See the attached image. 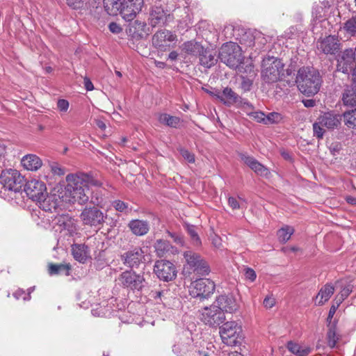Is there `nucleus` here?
<instances>
[{
    "label": "nucleus",
    "mask_w": 356,
    "mask_h": 356,
    "mask_svg": "<svg viewBox=\"0 0 356 356\" xmlns=\"http://www.w3.org/2000/svg\"><path fill=\"white\" fill-rule=\"evenodd\" d=\"M338 37L330 35L317 42V48L325 54H335L340 49Z\"/></svg>",
    "instance_id": "obj_17"
},
{
    "label": "nucleus",
    "mask_w": 356,
    "mask_h": 356,
    "mask_svg": "<svg viewBox=\"0 0 356 356\" xmlns=\"http://www.w3.org/2000/svg\"><path fill=\"white\" fill-rule=\"evenodd\" d=\"M150 24L152 26L164 24L166 21V13L161 6H154L150 13Z\"/></svg>",
    "instance_id": "obj_26"
},
{
    "label": "nucleus",
    "mask_w": 356,
    "mask_h": 356,
    "mask_svg": "<svg viewBox=\"0 0 356 356\" xmlns=\"http://www.w3.org/2000/svg\"><path fill=\"white\" fill-rule=\"evenodd\" d=\"M294 229L290 226H285L280 229L277 232V237L280 242L286 243L291 236L293 234Z\"/></svg>",
    "instance_id": "obj_42"
},
{
    "label": "nucleus",
    "mask_w": 356,
    "mask_h": 356,
    "mask_svg": "<svg viewBox=\"0 0 356 356\" xmlns=\"http://www.w3.org/2000/svg\"><path fill=\"white\" fill-rule=\"evenodd\" d=\"M341 29L348 36L356 38V15L346 20Z\"/></svg>",
    "instance_id": "obj_35"
},
{
    "label": "nucleus",
    "mask_w": 356,
    "mask_h": 356,
    "mask_svg": "<svg viewBox=\"0 0 356 356\" xmlns=\"http://www.w3.org/2000/svg\"><path fill=\"white\" fill-rule=\"evenodd\" d=\"M343 102L345 105L356 106V87H348L343 94Z\"/></svg>",
    "instance_id": "obj_37"
},
{
    "label": "nucleus",
    "mask_w": 356,
    "mask_h": 356,
    "mask_svg": "<svg viewBox=\"0 0 356 356\" xmlns=\"http://www.w3.org/2000/svg\"><path fill=\"white\" fill-rule=\"evenodd\" d=\"M118 280L123 287L132 291H141L145 283L143 274H138L133 270L122 272L120 275Z\"/></svg>",
    "instance_id": "obj_11"
},
{
    "label": "nucleus",
    "mask_w": 356,
    "mask_h": 356,
    "mask_svg": "<svg viewBox=\"0 0 356 356\" xmlns=\"http://www.w3.org/2000/svg\"><path fill=\"white\" fill-rule=\"evenodd\" d=\"M107 214L97 207H86L81 213L80 218L84 225L99 229L105 222Z\"/></svg>",
    "instance_id": "obj_10"
},
{
    "label": "nucleus",
    "mask_w": 356,
    "mask_h": 356,
    "mask_svg": "<svg viewBox=\"0 0 356 356\" xmlns=\"http://www.w3.org/2000/svg\"><path fill=\"white\" fill-rule=\"evenodd\" d=\"M158 120L161 124L172 128H177L181 122V119L177 116H172L168 113H159Z\"/></svg>",
    "instance_id": "obj_33"
},
{
    "label": "nucleus",
    "mask_w": 356,
    "mask_h": 356,
    "mask_svg": "<svg viewBox=\"0 0 356 356\" xmlns=\"http://www.w3.org/2000/svg\"><path fill=\"white\" fill-rule=\"evenodd\" d=\"M255 173L261 176H267L269 173L268 170L260 163L257 160L250 168Z\"/></svg>",
    "instance_id": "obj_48"
},
{
    "label": "nucleus",
    "mask_w": 356,
    "mask_h": 356,
    "mask_svg": "<svg viewBox=\"0 0 356 356\" xmlns=\"http://www.w3.org/2000/svg\"><path fill=\"white\" fill-rule=\"evenodd\" d=\"M351 291L352 290L349 286L343 288L341 291L336 296L334 303L339 306L341 303L348 297Z\"/></svg>",
    "instance_id": "obj_46"
},
{
    "label": "nucleus",
    "mask_w": 356,
    "mask_h": 356,
    "mask_svg": "<svg viewBox=\"0 0 356 356\" xmlns=\"http://www.w3.org/2000/svg\"><path fill=\"white\" fill-rule=\"evenodd\" d=\"M247 115L256 120L257 122L265 124L266 115L264 113L261 111L248 112L247 111Z\"/></svg>",
    "instance_id": "obj_53"
},
{
    "label": "nucleus",
    "mask_w": 356,
    "mask_h": 356,
    "mask_svg": "<svg viewBox=\"0 0 356 356\" xmlns=\"http://www.w3.org/2000/svg\"><path fill=\"white\" fill-rule=\"evenodd\" d=\"M228 204L232 209H238L240 208V204L238 200L234 197H229L228 199Z\"/></svg>",
    "instance_id": "obj_64"
},
{
    "label": "nucleus",
    "mask_w": 356,
    "mask_h": 356,
    "mask_svg": "<svg viewBox=\"0 0 356 356\" xmlns=\"http://www.w3.org/2000/svg\"><path fill=\"white\" fill-rule=\"evenodd\" d=\"M24 190L27 196L33 201L40 202L47 196L45 184L39 180L32 179L27 181Z\"/></svg>",
    "instance_id": "obj_14"
},
{
    "label": "nucleus",
    "mask_w": 356,
    "mask_h": 356,
    "mask_svg": "<svg viewBox=\"0 0 356 356\" xmlns=\"http://www.w3.org/2000/svg\"><path fill=\"white\" fill-rule=\"evenodd\" d=\"M92 188H90V193L89 195L90 202L97 207L103 208L104 200L102 191L99 189L100 187H95V190H93Z\"/></svg>",
    "instance_id": "obj_36"
},
{
    "label": "nucleus",
    "mask_w": 356,
    "mask_h": 356,
    "mask_svg": "<svg viewBox=\"0 0 356 356\" xmlns=\"http://www.w3.org/2000/svg\"><path fill=\"white\" fill-rule=\"evenodd\" d=\"M22 165L28 170L35 171L42 166V160L35 154H28L21 160Z\"/></svg>",
    "instance_id": "obj_25"
},
{
    "label": "nucleus",
    "mask_w": 356,
    "mask_h": 356,
    "mask_svg": "<svg viewBox=\"0 0 356 356\" xmlns=\"http://www.w3.org/2000/svg\"><path fill=\"white\" fill-rule=\"evenodd\" d=\"M112 206L119 212L128 213L131 211L129 204L122 200H116L112 202Z\"/></svg>",
    "instance_id": "obj_45"
},
{
    "label": "nucleus",
    "mask_w": 356,
    "mask_h": 356,
    "mask_svg": "<svg viewBox=\"0 0 356 356\" xmlns=\"http://www.w3.org/2000/svg\"><path fill=\"white\" fill-rule=\"evenodd\" d=\"M296 82L302 93L312 96L319 91L322 80L318 70L311 67H302L298 71Z\"/></svg>",
    "instance_id": "obj_2"
},
{
    "label": "nucleus",
    "mask_w": 356,
    "mask_h": 356,
    "mask_svg": "<svg viewBox=\"0 0 356 356\" xmlns=\"http://www.w3.org/2000/svg\"><path fill=\"white\" fill-rule=\"evenodd\" d=\"M282 120V116L280 113L272 112L266 115L265 124L278 123Z\"/></svg>",
    "instance_id": "obj_50"
},
{
    "label": "nucleus",
    "mask_w": 356,
    "mask_h": 356,
    "mask_svg": "<svg viewBox=\"0 0 356 356\" xmlns=\"http://www.w3.org/2000/svg\"><path fill=\"white\" fill-rule=\"evenodd\" d=\"M122 1V0H104V6L107 10H111L113 13H115Z\"/></svg>",
    "instance_id": "obj_51"
},
{
    "label": "nucleus",
    "mask_w": 356,
    "mask_h": 356,
    "mask_svg": "<svg viewBox=\"0 0 356 356\" xmlns=\"http://www.w3.org/2000/svg\"><path fill=\"white\" fill-rule=\"evenodd\" d=\"M355 51L353 49H345L337 59V70L344 74H349L353 72L356 67L355 63Z\"/></svg>",
    "instance_id": "obj_15"
},
{
    "label": "nucleus",
    "mask_w": 356,
    "mask_h": 356,
    "mask_svg": "<svg viewBox=\"0 0 356 356\" xmlns=\"http://www.w3.org/2000/svg\"><path fill=\"white\" fill-rule=\"evenodd\" d=\"M146 23L140 20H135L129 24V33L134 35H141L145 32Z\"/></svg>",
    "instance_id": "obj_40"
},
{
    "label": "nucleus",
    "mask_w": 356,
    "mask_h": 356,
    "mask_svg": "<svg viewBox=\"0 0 356 356\" xmlns=\"http://www.w3.org/2000/svg\"><path fill=\"white\" fill-rule=\"evenodd\" d=\"M123 264L134 268H137L144 259V252L141 248L136 247L121 256Z\"/></svg>",
    "instance_id": "obj_19"
},
{
    "label": "nucleus",
    "mask_w": 356,
    "mask_h": 356,
    "mask_svg": "<svg viewBox=\"0 0 356 356\" xmlns=\"http://www.w3.org/2000/svg\"><path fill=\"white\" fill-rule=\"evenodd\" d=\"M215 283L210 279L200 278L191 282L189 293L195 298L208 299L214 293Z\"/></svg>",
    "instance_id": "obj_8"
},
{
    "label": "nucleus",
    "mask_w": 356,
    "mask_h": 356,
    "mask_svg": "<svg viewBox=\"0 0 356 356\" xmlns=\"http://www.w3.org/2000/svg\"><path fill=\"white\" fill-rule=\"evenodd\" d=\"M154 272L159 279L165 282L171 281L177 276L175 266L167 260L156 261L154 266Z\"/></svg>",
    "instance_id": "obj_13"
},
{
    "label": "nucleus",
    "mask_w": 356,
    "mask_h": 356,
    "mask_svg": "<svg viewBox=\"0 0 356 356\" xmlns=\"http://www.w3.org/2000/svg\"><path fill=\"white\" fill-rule=\"evenodd\" d=\"M319 123L328 130L338 129L341 122V115L333 111L325 112L318 118Z\"/></svg>",
    "instance_id": "obj_21"
},
{
    "label": "nucleus",
    "mask_w": 356,
    "mask_h": 356,
    "mask_svg": "<svg viewBox=\"0 0 356 356\" xmlns=\"http://www.w3.org/2000/svg\"><path fill=\"white\" fill-rule=\"evenodd\" d=\"M343 122L350 129H356V108L343 113Z\"/></svg>",
    "instance_id": "obj_41"
},
{
    "label": "nucleus",
    "mask_w": 356,
    "mask_h": 356,
    "mask_svg": "<svg viewBox=\"0 0 356 356\" xmlns=\"http://www.w3.org/2000/svg\"><path fill=\"white\" fill-rule=\"evenodd\" d=\"M245 35L248 38L250 39L246 44V45L248 47L255 46L257 40H258L259 38L264 40V38L262 37V34L260 32L255 31L254 33H246Z\"/></svg>",
    "instance_id": "obj_49"
},
{
    "label": "nucleus",
    "mask_w": 356,
    "mask_h": 356,
    "mask_svg": "<svg viewBox=\"0 0 356 356\" xmlns=\"http://www.w3.org/2000/svg\"><path fill=\"white\" fill-rule=\"evenodd\" d=\"M40 204V207L45 211L52 212L53 210H56L57 207V203L55 201V197L53 195L44 197V200H41L40 202H38Z\"/></svg>",
    "instance_id": "obj_39"
},
{
    "label": "nucleus",
    "mask_w": 356,
    "mask_h": 356,
    "mask_svg": "<svg viewBox=\"0 0 356 356\" xmlns=\"http://www.w3.org/2000/svg\"><path fill=\"white\" fill-rule=\"evenodd\" d=\"M239 156L241 159L250 168L257 161L254 157L246 154L241 153Z\"/></svg>",
    "instance_id": "obj_57"
},
{
    "label": "nucleus",
    "mask_w": 356,
    "mask_h": 356,
    "mask_svg": "<svg viewBox=\"0 0 356 356\" xmlns=\"http://www.w3.org/2000/svg\"><path fill=\"white\" fill-rule=\"evenodd\" d=\"M324 125L319 123L318 118L313 124L314 136L318 139H322L325 134Z\"/></svg>",
    "instance_id": "obj_47"
},
{
    "label": "nucleus",
    "mask_w": 356,
    "mask_h": 356,
    "mask_svg": "<svg viewBox=\"0 0 356 356\" xmlns=\"http://www.w3.org/2000/svg\"><path fill=\"white\" fill-rule=\"evenodd\" d=\"M327 339L328 346L330 348H334L339 339L337 333L336 327L334 325H331L327 331Z\"/></svg>",
    "instance_id": "obj_44"
},
{
    "label": "nucleus",
    "mask_w": 356,
    "mask_h": 356,
    "mask_svg": "<svg viewBox=\"0 0 356 356\" xmlns=\"http://www.w3.org/2000/svg\"><path fill=\"white\" fill-rule=\"evenodd\" d=\"M177 40V35L168 30L158 31L152 37L153 45L161 49L165 50L166 47H170V42Z\"/></svg>",
    "instance_id": "obj_18"
},
{
    "label": "nucleus",
    "mask_w": 356,
    "mask_h": 356,
    "mask_svg": "<svg viewBox=\"0 0 356 356\" xmlns=\"http://www.w3.org/2000/svg\"><path fill=\"white\" fill-rule=\"evenodd\" d=\"M184 258L186 261L184 269L189 273H196L198 275H208L210 268L207 262L198 254L192 250H187L184 252Z\"/></svg>",
    "instance_id": "obj_6"
},
{
    "label": "nucleus",
    "mask_w": 356,
    "mask_h": 356,
    "mask_svg": "<svg viewBox=\"0 0 356 356\" xmlns=\"http://www.w3.org/2000/svg\"><path fill=\"white\" fill-rule=\"evenodd\" d=\"M216 96L221 102L227 106L237 105L242 102V98L229 87L225 88L222 93L218 92Z\"/></svg>",
    "instance_id": "obj_22"
},
{
    "label": "nucleus",
    "mask_w": 356,
    "mask_h": 356,
    "mask_svg": "<svg viewBox=\"0 0 356 356\" xmlns=\"http://www.w3.org/2000/svg\"><path fill=\"white\" fill-rule=\"evenodd\" d=\"M50 168L51 172L56 175H63L65 174V170L63 168H61L58 163H52L50 164Z\"/></svg>",
    "instance_id": "obj_59"
},
{
    "label": "nucleus",
    "mask_w": 356,
    "mask_h": 356,
    "mask_svg": "<svg viewBox=\"0 0 356 356\" xmlns=\"http://www.w3.org/2000/svg\"><path fill=\"white\" fill-rule=\"evenodd\" d=\"M179 152L182 157L190 163H193L195 161V155L192 152H190L188 149L185 148H179Z\"/></svg>",
    "instance_id": "obj_54"
},
{
    "label": "nucleus",
    "mask_w": 356,
    "mask_h": 356,
    "mask_svg": "<svg viewBox=\"0 0 356 356\" xmlns=\"http://www.w3.org/2000/svg\"><path fill=\"white\" fill-rule=\"evenodd\" d=\"M108 29L113 33H119L122 31V28L116 22H111L108 25Z\"/></svg>",
    "instance_id": "obj_63"
},
{
    "label": "nucleus",
    "mask_w": 356,
    "mask_h": 356,
    "mask_svg": "<svg viewBox=\"0 0 356 356\" xmlns=\"http://www.w3.org/2000/svg\"><path fill=\"white\" fill-rule=\"evenodd\" d=\"M284 64L280 59L274 56L265 57L261 63L262 80L267 83L277 82L284 75Z\"/></svg>",
    "instance_id": "obj_3"
},
{
    "label": "nucleus",
    "mask_w": 356,
    "mask_h": 356,
    "mask_svg": "<svg viewBox=\"0 0 356 356\" xmlns=\"http://www.w3.org/2000/svg\"><path fill=\"white\" fill-rule=\"evenodd\" d=\"M198 312L200 320L210 327H217L225 321L222 309L217 306L215 302L200 309Z\"/></svg>",
    "instance_id": "obj_5"
},
{
    "label": "nucleus",
    "mask_w": 356,
    "mask_h": 356,
    "mask_svg": "<svg viewBox=\"0 0 356 356\" xmlns=\"http://www.w3.org/2000/svg\"><path fill=\"white\" fill-rule=\"evenodd\" d=\"M23 177L14 169L2 170L0 174V184L5 191L19 193L22 191Z\"/></svg>",
    "instance_id": "obj_9"
},
{
    "label": "nucleus",
    "mask_w": 356,
    "mask_h": 356,
    "mask_svg": "<svg viewBox=\"0 0 356 356\" xmlns=\"http://www.w3.org/2000/svg\"><path fill=\"white\" fill-rule=\"evenodd\" d=\"M117 10L122 18L127 21H132L138 13L144 4V0H122Z\"/></svg>",
    "instance_id": "obj_12"
},
{
    "label": "nucleus",
    "mask_w": 356,
    "mask_h": 356,
    "mask_svg": "<svg viewBox=\"0 0 356 356\" xmlns=\"http://www.w3.org/2000/svg\"><path fill=\"white\" fill-rule=\"evenodd\" d=\"M52 224L56 232H65L66 235H72L76 230L75 220L69 215L55 216L52 220Z\"/></svg>",
    "instance_id": "obj_16"
},
{
    "label": "nucleus",
    "mask_w": 356,
    "mask_h": 356,
    "mask_svg": "<svg viewBox=\"0 0 356 356\" xmlns=\"http://www.w3.org/2000/svg\"><path fill=\"white\" fill-rule=\"evenodd\" d=\"M170 244L168 241L158 240L155 243L156 251L159 256H163L170 250Z\"/></svg>",
    "instance_id": "obj_43"
},
{
    "label": "nucleus",
    "mask_w": 356,
    "mask_h": 356,
    "mask_svg": "<svg viewBox=\"0 0 356 356\" xmlns=\"http://www.w3.org/2000/svg\"><path fill=\"white\" fill-rule=\"evenodd\" d=\"M57 107L60 112H66L69 108V102L64 99H58L57 102Z\"/></svg>",
    "instance_id": "obj_60"
},
{
    "label": "nucleus",
    "mask_w": 356,
    "mask_h": 356,
    "mask_svg": "<svg viewBox=\"0 0 356 356\" xmlns=\"http://www.w3.org/2000/svg\"><path fill=\"white\" fill-rule=\"evenodd\" d=\"M128 227L134 235L141 236L148 233L149 224L147 220L136 219L131 220Z\"/></svg>",
    "instance_id": "obj_24"
},
{
    "label": "nucleus",
    "mask_w": 356,
    "mask_h": 356,
    "mask_svg": "<svg viewBox=\"0 0 356 356\" xmlns=\"http://www.w3.org/2000/svg\"><path fill=\"white\" fill-rule=\"evenodd\" d=\"M219 332L222 342L230 346L237 345L243 338L242 328L234 321L225 323Z\"/></svg>",
    "instance_id": "obj_7"
},
{
    "label": "nucleus",
    "mask_w": 356,
    "mask_h": 356,
    "mask_svg": "<svg viewBox=\"0 0 356 356\" xmlns=\"http://www.w3.org/2000/svg\"><path fill=\"white\" fill-rule=\"evenodd\" d=\"M28 293H26L23 289H19L13 293V296L17 299H23L24 300H29L31 299V293L33 291V288L28 289Z\"/></svg>",
    "instance_id": "obj_52"
},
{
    "label": "nucleus",
    "mask_w": 356,
    "mask_h": 356,
    "mask_svg": "<svg viewBox=\"0 0 356 356\" xmlns=\"http://www.w3.org/2000/svg\"><path fill=\"white\" fill-rule=\"evenodd\" d=\"M65 186L67 200L72 203L84 204L90 200V188L101 187L102 182L92 176L85 174H71L66 177Z\"/></svg>",
    "instance_id": "obj_1"
},
{
    "label": "nucleus",
    "mask_w": 356,
    "mask_h": 356,
    "mask_svg": "<svg viewBox=\"0 0 356 356\" xmlns=\"http://www.w3.org/2000/svg\"><path fill=\"white\" fill-rule=\"evenodd\" d=\"M71 265L70 264H50L48 272L50 275H65L70 274Z\"/></svg>",
    "instance_id": "obj_29"
},
{
    "label": "nucleus",
    "mask_w": 356,
    "mask_h": 356,
    "mask_svg": "<svg viewBox=\"0 0 356 356\" xmlns=\"http://www.w3.org/2000/svg\"><path fill=\"white\" fill-rule=\"evenodd\" d=\"M286 347L291 353L297 356H307L312 351L310 347L302 346L293 341H289Z\"/></svg>",
    "instance_id": "obj_31"
},
{
    "label": "nucleus",
    "mask_w": 356,
    "mask_h": 356,
    "mask_svg": "<svg viewBox=\"0 0 356 356\" xmlns=\"http://www.w3.org/2000/svg\"><path fill=\"white\" fill-rule=\"evenodd\" d=\"M334 287L332 284L324 285L316 296V304L323 305L334 294Z\"/></svg>",
    "instance_id": "obj_28"
},
{
    "label": "nucleus",
    "mask_w": 356,
    "mask_h": 356,
    "mask_svg": "<svg viewBox=\"0 0 356 356\" xmlns=\"http://www.w3.org/2000/svg\"><path fill=\"white\" fill-rule=\"evenodd\" d=\"M245 276L246 279L250 280L252 282L254 281L257 277L255 271L250 268L245 269Z\"/></svg>",
    "instance_id": "obj_62"
},
{
    "label": "nucleus",
    "mask_w": 356,
    "mask_h": 356,
    "mask_svg": "<svg viewBox=\"0 0 356 356\" xmlns=\"http://www.w3.org/2000/svg\"><path fill=\"white\" fill-rule=\"evenodd\" d=\"M191 343L189 338L181 340L172 347V351L177 356H191L193 354L195 347Z\"/></svg>",
    "instance_id": "obj_23"
},
{
    "label": "nucleus",
    "mask_w": 356,
    "mask_h": 356,
    "mask_svg": "<svg viewBox=\"0 0 356 356\" xmlns=\"http://www.w3.org/2000/svg\"><path fill=\"white\" fill-rule=\"evenodd\" d=\"M67 5L72 9L76 10L83 6V0H65Z\"/></svg>",
    "instance_id": "obj_58"
},
{
    "label": "nucleus",
    "mask_w": 356,
    "mask_h": 356,
    "mask_svg": "<svg viewBox=\"0 0 356 356\" xmlns=\"http://www.w3.org/2000/svg\"><path fill=\"white\" fill-rule=\"evenodd\" d=\"M216 347L211 342L203 341L191 356H215Z\"/></svg>",
    "instance_id": "obj_27"
},
{
    "label": "nucleus",
    "mask_w": 356,
    "mask_h": 356,
    "mask_svg": "<svg viewBox=\"0 0 356 356\" xmlns=\"http://www.w3.org/2000/svg\"><path fill=\"white\" fill-rule=\"evenodd\" d=\"M188 232L193 241V243L195 246H198L201 244L200 239L195 230L194 227H190L188 228Z\"/></svg>",
    "instance_id": "obj_55"
},
{
    "label": "nucleus",
    "mask_w": 356,
    "mask_h": 356,
    "mask_svg": "<svg viewBox=\"0 0 356 356\" xmlns=\"http://www.w3.org/2000/svg\"><path fill=\"white\" fill-rule=\"evenodd\" d=\"M181 49L182 51L188 54L200 56L203 49V47L199 42L195 41H188L182 44Z\"/></svg>",
    "instance_id": "obj_34"
},
{
    "label": "nucleus",
    "mask_w": 356,
    "mask_h": 356,
    "mask_svg": "<svg viewBox=\"0 0 356 356\" xmlns=\"http://www.w3.org/2000/svg\"><path fill=\"white\" fill-rule=\"evenodd\" d=\"M215 302L222 309V312L234 313L239 308V305L235 297L231 294H223L218 296Z\"/></svg>",
    "instance_id": "obj_20"
},
{
    "label": "nucleus",
    "mask_w": 356,
    "mask_h": 356,
    "mask_svg": "<svg viewBox=\"0 0 356 356\" xmlns=\"http://www.w3.org/2000/svg\"><path fill=\"white\" fill-rule=\"evenodd\" d=\"M237 107H240L243 109V111L247 114V111L248 112H253L254 107L248 101L243 99L242 98V102L236 105Z\"/></svg>",
    "instance_id": "obj_56"
},
{
    "label": "nucleus",
    "mask_w": 356,
    "mask_h": 356,
    "mask_svg": "<svg viewBox=\"0 0 356 356\" xmlns=\"http://www.w3.org/2000/svg\"><path fill=\"white\" fill-rule=\"evenodd\" d=\"M327 3L325 1L314 3L312 6V15L314 20L323 19L328 9Z\"/></svg>",
    "instance_id": "obj_32"
},
{
    "label": "nucleus",
    "mask_w": 356,
    "mask_h": 356,
    "mask_svg": "<svg viewBox=\"0 0 356 356\" xmlns=\"http://www.w3.org/2000/svg\"><path fill=\"white\" fill-rule=\"evenodd\" d=\"M86 247L84 245H74L72 248V252L74 258L81 262L84 263L87 259L86 251Z\"/></svg>",
    "instance_id": "obj_38"
},
{
    "label": "nucleus",
    "mask_w": 356,
    "mask_h": 356,
    "mask_svg": "<svg viewBox=\"0 0 356 356\" xmlns=\"http://www.w3.org/2000/svg\"><path fill=\"white\" fill-rule=\"evenodd\" d=\"M264 306L266 308H272L275 304V299L272 296H266L263 302Z\"/></svg>",
    "instance_id": "obj_61"
},
{
    "label": "nucleus",
    "mask_w": 356,
    "mask_h": 356,
    "mask_svg": "<svg viewBox=\"0 0 356 356\" xmlns=\"http://www.w3.org/2000/svg\"><path fill=\"white\" fill-rule=\"evenodd\" d=\"M218 58L233 69L238 68L243 60L240 46L234 42L224 44L220 48Z\"/></svg>",
    "instance_id": "obj_4"
},
{
    "label": "nucleus",
    "mask_w": 356,
    "mask_h": 356,
    "mask_svg": "<svg viewBox=\"0 0 356 356\" xmlns=\"http://www.w3.org/2000/svg\"><path fill=\"white\" fill-rule=\"evenodd\" d=\"M200 63L206 67H211L217 62L216 52L210 49H202L200 56Z\"/></svg>",
    "instance_id": "obj_30"
}]
</instances>
